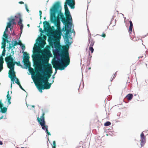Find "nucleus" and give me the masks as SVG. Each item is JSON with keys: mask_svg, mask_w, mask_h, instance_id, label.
<instances>
[{"mask_svg": "<svg viewBox=\"0 0 148 148\" xmlns=\"http://www.w3.org/2000/svg\"><path fill=\"white\" fill-rule=\"evenodd\" d=\"M67 4L71 8L74 9L75 8V0H73L72 3H70V4L66 1L64 5V14L66 18L64 17L63 13L61 12V7L60 2H57L51 10V21L55 24L58 29L60 28V18H61V21L65 25L64 30H69V29L68 28H69V25H71L72 24V19ZM63 30H64L63 29Z\"/></svg>", "mask_w": 148, "mask_h": 148, "instance_id": "1", "label": "nucleus"}, {"mask_svg": "<svg viewBox=\"0 0 148 148\" xmlns=\"http://www.w3.org/2000/svg\"><path fill=\"white\" fill-rule=\"evenodd\" d=\"M64 31H66L65 37V41L66 44L62 47V50L61 51L59 55L61 59L58 58V60H55L52 63L53 68L56 69H58L60 70H64L65 67L69 64L70 62V58L68 50L69 45H71V43L69 41V34L71 31V28L69 29V30Z\"/></svg>", "mask_w": 148, "mask_h": 148, "instance_id": "2", "label": "nucleus"}, {"mask_svg": "<svg viewBox=\"0 0 148 148\" xmlns=\"http://www.w3.org/2000/svg\"><path fill=\"white\" fill-rule=\"evenodd\" d=\"M50 53V51L47 49L43 50L42 53L43 59L42 61V65L44 67L45 72H46V73H44L43 76H44L45 77L48 79L51 76V74L52 73L51 65L50 64H48L49 60V55Z\"/></svg>", "mask_w": 148, "mask_h": 148, "instance_id": "3", "label": "nucleus"}, {"mask_svg": "<svg viewBox=\"0 0 148 148\" xmlns=\"http://www.w3.org/2000/svg\"><path fill=\"white\" fill-rule=\"evenodd\" d=\"M5 60L7 64L8 67L10 69L9 71V75H12L14 77H15V73L14 71V66L13 64L12 61L14 59L11 54L9 56L5 58Z\"/></svg>", "mask_w": 148, "mask_h": 148, "instance_id": "4", "label": "nucleus"}, {"mask_svg": "<svg viewBox=\"0 0 148 148\" xmlns=\"http://www.w3.org/2000/svg\"><path fill=\"white\" fill-rule=\"evenodd\" d=\"M23 55V62L24 63V65L26 68H28L29 69V72L32 74L35 73L33 68L30 67V63L29 62V54L26 52H24Z\"/></svg>", "mask_w": 148, "mask_h": 148, "instance_id": "5", "label": "nucleus"}, {"mask_svg": "<svg viewBox=\"0 0 148 148\" xmlns=\"http://www.w3.org/2000/svg\"><path fill=\"white\" fill-rule=\"evenodd\" d=\"M45 113L43 112L42 116H40V118L38 117H37V121L39 123L40 125L42 127V129L43 130H45V132L48 135L50 136L51 135L50 133L48 131V126L45 125Z\"/></svg>", "mask_w": 148, "mask_h": 148, "instance_id": "6", "label": "nucleus"}, {"mask_svg": "<svg viewBox=\"0 0 148 148\" xmlns=\"http://www.w3.org/2000/svg\"><path fill=\"white\" fill-rule=\"evenodd\" d=\"M36 78L37 81V83H35V84L49 82L48 79L42 75L38 71L36 70Z\"/></svg>", "mask_w": 148, "mask_h": 148, "instance_id": "7", "label": "nucleus"}, {"mask_svg": "<svg viewBox=\"0 0 148 148\" xmlns=\"http://www.w3.org/2000/svg\"><path fill=\"white\" fill-rule=\"evenodd\" d=\"M40 84H36V85L38 90L39 91L42 93V90L48 89L51 87V85L52 83H49V82Z\"/></svg>", "mask_w": 148, "mask_h": 148, "instance_id": "8", "label": "nucleus"}, {"mask_svg": "<svg viewBox=\"0 0 148 148\" xmlns=\"http://www.w3.org/2000/svg\"><path fill=\"white\" fill-rule=\"evenodd\" d=\"M58 30H55L52 33L53 38L49 39V42L52 40L55 41L58 39H59L61 38V31L60 28L58 29Z\"/></svg>", "mask_w": 148, "mask_h": 148, "instance_id": "9", "label": "nucleus"}, {"mask_svg": "<svg viewBox=\"0 0 148 148\" xmlns=\"http://www.w3.org/2000/svg\"><path fill=\"white\" fill-rule=\"evenodd\" d=\"M43 23L44 31L45 32H48L49 29L50 28V25L49 23L46 21H44L43 22Z\"/></svg>", "mask_w": 148, "mask_h": 148, "instance_id": "10", "label": "nucleus"}, {"mask_svg": "<svg viewBox=\"0 0 148 148\" xmlns=\"http://www.w3.org/2000/svg\"><path fill=\"white\" fill-rule=\"evenodd\" d=\"M143 132L140 134L141 138L140 145L141 147L143 146L146 142V137Z\"/></svg>", "mask_w": 148, "mask_h": 148, "instance_id": "11", "label": "nucleus"}, {"mask_svg": "<svg viewBox=\"0 0 148 148\" xmlns=\"http://www.w3.org/2000/svg\"><path fill=\"white\" fill-rule=\"evenodd\" d=\"M6 50L4 49H3L1 56L0 57V66H3V64L4 63L3 58V57L5 55Z\"/></svg>", "mask_w": 148, "mask_h": 148, "instance_id": "12", "label": "nucleus"}, {"mask_svg": "<svg viewBox=\"0 0 148 148\" xmlns=\"http://www.w3.org/2000/svg\"><path fill=\"white\" fill-rule=\"evenodd\" d=\"M9 77L11 79V80L13 82V83L14 84V79H16V81L15 82V83L16 84H17L18 85H19L20 84V82H19V81L18 80V79L16 77V75H15V77H14L12 75H10H10H9Z\"/></svg>", "mask_w": 148, "mask_h": 148, "instance_id": "13", "label": "nucleus"}, {"mask_svg": "<svg viewBox=\"0 0 148 148\" xmlns=\"http://www.w3.org/2000/svg\"><path fill=\"white\" fill-rule=\"evenodd\" d=\"M15 17L16 18H18L19 20L18 22V24L19 25H23L22 24V20L21 18V15L20 14H18L16 16H15Z\"/></svg>", "mask_w": 148, "mask_h": 148, "instance_id": "14", "label": "nucleus"}, {"mask_svg": "<svg viewBox=\"0 0 148 148\" xmlns=\"http://www.w3.org/2000/svg\"><path fill=\"white\" fill-rule=\"evenodd\" d=\"M39 47L37 45L35 44L34 47L33 48L34 51L33 53L34 54L37 53H38Z\"/></svg>", "mask_w": 148, "mask_h": 148, "instance_id": "15", "label": "nucleus"}, {"mask_svg": "<svg viewBox=\"0 0 148 148\" xmlns=\"http://www.w3.org/2000/svg\"><path fill=\"white\" fill-rule=\"evenodd\" d=\"M133 97V95L132 94H129L126 97V98L128 100H130Z\"/></svg>", "mask_w": 148, "mask_h": 148, "instance_id": "16", "label": "nucleus"}, {"mask_svg": "<svg viewBox=\"0 0 148 148\" xmlns=\"http://www.w3.org/2000/svg\"><path fill=\"white\" fill-rule=\"evenodd\" d=\"M3 41L2 43V46H1V48H3L5 49V46H6V40L5 39L3 38Z\"/></svg>", "mask_w": 148, "mask_h": 148, "instance_id": "17", "label": "nucleus"}, {"mask_svg": "<svg viewBox=\"0 0 148 148\" xmlns=\"http://www.w3.org/2000/svg\"><path fill=\"white\" fill-rule=\"evenodd\" d=\"M15 19H12L8 23L7 25H8L9 23H10V26L12 24L14 25L16 24V23L14 21Z\"/></svg>", "mask_w": 148, "mask_h": 148, "instance_id": "18", "label": "nucleus"}, {"mask_svg": "<svg viewBox=\"0 0 148 148\" xmlns=\"http://www.w3.org/2000/svg\"><path fill=\"white\" fill-rule=\"evenodd\" d=\"M7 110V108L5 107L1 109V112L2 113H5L6 112Z\"/></svg>", "mask_w": 148, "mask_h": 148, "instance_id": "19", "label": "nucleus"}, {"mask_svg": "<svg viewBox=\"0 0 148 148\" xmlns=\"http://www.w3.org/2000/svg\"><path fill=\"white\" fill-rule=\"evenodd\" d=\"M89 43H90V47H92L94 44V41L92 40H91H91L90 41V42H89Z\"/></svg>", "mask_w": 148, "mask_h": 148, "instance_id": "20", "label": "nucleus"}, {"mask_svg": "<svg viewBox=\"0 0 148 148\" xmlns=\"http://www.w3.org/2000/svg\"><path fill=\"white\" fill-rule=\"evenodd\" d=\"M9 91L8 92V94L7 95V98L8 100H10L11 99V97L9 95Z\"/></svg>", "mask_w": 148, "mask_h": 148, "instance_id": "21", "label": "nucleus"}, {"mask_svg": "<svg viewBox=\"0 0 148 148\" xmlns=\"http://www.w3.org/2000/svg\"><path fill=\"white\" fill-rule=\"evenodd\" d=\"M10 23H9V24H8V25H7V26L6 27V28L5 29V30L4 32H5V33H6V32H8V28H10Z\"/></svg>", "mask_w": 148, "mask_h": 148, "instance_id": "22", "label": "nucleus"}, {"mask_svg": "<svg viewBox=\"0 0 148 148\" xmlns=\"http://www.w3.org/2000/svg\"><path fill=\"white\" fill-rule=\"evenodd\" d=\"M111 124V123L110 122L107 121L105 123L104 125L105 126H107L110 125Z\"/></svg>", "mask_w": 148, "mask_h": 148, "instance_id": "23", "label": "nucleus"}, {"mask_svg": "<svg viewBox=\"0 0 148 148\" xmlns=\"http://www.w3.org/2000/svg\"><path fill=\"white\" fill-rule=\"evenodd\" d=\"M56 143L55 141H53V145H52V148H56Z\"/></svg>", "mask_w": 148, "mask_h": 148, "instance_id": "24", "label": "nucleus"}, {"mask_svg": "<svg viewBox=\"0 0 148 148\" xmlns=\"http://www.w3.org/2000/svg\"><path fill=\"white\" fill-rule=\"evenodd\" d=\"M146 57V55L145 54H144L141 56H140L138 57V58L140 59V58H145Z\"/></svg>", "mask_w": 148, "mask_h": 148, "instance_id": "25", "label": "nucleus"}, {"mask_svg": "<svg viewBox=\"0 0 148 148\" xmlns=\"http://www.w3.org/2000/svg\"><path fill=\"white\" fill-rule=\"evenodd\" d=\"M3 36L5 38V39L8 38V34L5 33V32H4L3 34Z\"/></svg>", "mask_w": 148, "mask_h": 148, "instance_id": "26", "label": "nucleus"}, {"mask_svg": "<svg viewBox=\"0 0 148 148\" xmlns=\"http://www.w3.org/2000/svg\"><path fill=\"white\" fill-rule=\"evenodd\" d=\"M89 51H91V53H92L93 52L94 49L92 47H89Z\"/></svg>", "mask_w": 148, "mask_h": 148, "instance_id": "27", "label": "nucleus"}, {"mask_svg": "<svg viewBox=\"0 0 148 148\" xmlns=\"http://www.w3.org/2000/svg\"><path fill=\"white\" fill-rule=\"evenodd\" d=\"M132 27H129V32L130 34L132 32Z\"/></svg>", "mask_w": 148, "mask_h": 148, "instance_id": "28", "label": "nucleus"}, {"mask_svg": "<svg viewBox=\"0 0 148 148\" xmlns=\"http://www.w3.org/2000/svg\"><path fill=\"white\" fill-rule=\"evenodd\" d=\"M130 23V27H132V28H133V25L132 24V21H129Z\"/></svg>", "mask_w": 148, "mask_h": 148, "instance_id": "29", "label": "nucleus"}, {"mask_svg": "<svg viewBox=\"0 0 148 148\" xmlns=\"http://www.w3.org/2000/svg\"><path fill=\"white\" fill-rule=\"evenodd\" d=\"M46 44L45 42V41H42L41 43L42 47H43Z\"/></svg>", "mask_w": 148, "mask_h": 148, "instance_id": "30", "label": "nucleus"}, {"mask_svg": "<svg viewBox=\"0 0 148 148\" xmlns=\"http://www.w3.org/2000/svg\"><path fill=\"white\" fill-rule=\"evenodd\" d=\"M3 104L0 101V108L1 109L3 108Z\"/></svg>", "mask_w": 148, "mask_h": 148, "instance_id": "31", "label": "nucleus"}, {"mask_svg": "<svg viewBox=\"0 0 148 148\" xmlns=\"http://www.w3.org/2000/svg\"><path fill=\"white\" fill-rule=\"evenodd\" d=\"M14 45V46H16L17 45H18V42H17V41L16 40L14 41V43L13 44Z\"/></svg>", "mask_w": 148, "mask_h": 148, "instance_id": "32", "label": "nucleus"}, {"mask_svg": "<svg viewBox=\"0 0 148 148\" xmlns=\"http://www.w3.org/2000/svg\"><path fill=\"white\" fill-rule=\"evenodd\" d=\"M101 36L104 38H105L106 36V35L104 33H103Z\"/></svg>", "mask_w": 148, "mask_h": 148, "instance_id": "33", "label": "nucleus"}, {"mask_svg": "<svg viewBox=\"0 0 148 148\" xmlns=\"http://www.w3.org/2000/svg\"><path fill=\"white\" fill-rule=\"evenodd\" d=\"M18 85L20 87V88L22 90H24V91H25L24 89L23 88V87H22V86H21V84H20Z\"/></svg>", "mask_w": 148, "mask_h": 148, "instance_id": "34", "label": "nucleus"}, {"mask_svg": "<svg viewBox=\"0 0 148 148\" xmlns=\"http://www.w3.org/2000/svg\"><path fill=\"white\" fill-rule=\"evenodd\" d=\"M18 45H22V44L21 42V41H19L18 42Z\"/></svg>", "mask_w": 148, "mask_h": 148, "instance_id": "35", "label": "nucleus"}, {"mask_svg": "<svg viewBox=\"0 0 148 148\" xmlns=\"http://www.w3.org/2000/svg\"><path fill=\"white\" fill-rule=\"evenodd\" d=\"M20 26V29L21 30V31H22L23 28V25H19Z\"/></svg>", "mask_w": 148, "mask_h": 148, "instance_id": "36", "label": "nucleus"}, {"mask_svg": "<svg viewBox=\"0 0 148 148\" xmlns=\"http://www.w3.org/2000/svg\"><path fill=\"white\" fill-rule=\"evenodd\" d=\"M16 64H17V65H18V66H21V65L20 64V61L17 62Z\"/></svg>", "mask_w": 148, "mask_h": 148, "instance_id": "37", "label": "nucleus"}, {"mask_svg": "<svg viewBox=\"0 0 148 148\" xmlns=\"http://www.w3.org/2000/svg\"><path fill=\"white\" fill-rule=\"evenodd\" d=\"M25 8L26 9V10L27 12H28L29 11V10L27 8V5L26 4L25 5Z\"/></svg>", "mask_w": 148, "mask_h": 148, "instance_id": "38", "label": "nucleus"}, {"mask_svg": "<svg viewBox=\"0 0 148 148\" xmlns=\"http://www.w3.org/2000/svg\"><path fill=\"white\" fill-rule=\"evenodd\" d=\"M116 75H117V74H116V72L115 74H114V75H113V79H114V78H115V77H116Z\"/></svg>", "mask_w": 148, "mask_h": 148, "instance_id": "39", "label": "nucleus"}, {"mask_svg": "<svg viewBox=\"0 0 148 148\" xmlns=\"http://www.w3.org/2000/svg\"><path fill=\"white\" fill-rule=\"evenodd\" d=\"M3 66H0V72L3 70Z\"/></svg>", "mask_w": 148, "mask_h": 148, "instance_id": "40", "label": "nucleus"}, {"mask_svg": "<svg viewBox=\"0 0 148 148\" xmlns=\"http://www.w3.org/2000/svg\"><path fill=\"white\" fill-rule=\"evenodd\" d=\"M22 49L23 50H24V49H25V46L23 45H22Z\"/></svg>", "mask_w": 148, "mask_h": 148, "instance_id": "41", "label": "nucleus"}, {"mask_svg": "<svg viewBox=\"0 0 148 148\" xmlns=\"http://www.w3.org/2000/svg\"><path fill=\"white\" fill-rule=\"evenodd\" d=\"M12 47V46L10 44V45L9 47V49L10 50Z\"/></svg>", "mask_w": 148, "mask_h": 148, "instance_id": "42", "label": "nucleus"}, {"mask_svg": "<svg viewBox=\"0 0 148 148\" xmlns=\"http://www.w3.org/2000/svg\"><path fill=\"white\" fill-rule=\"evenodd\" d=\"M13 64H14V66L15 64H16L17 62L16 61L14 62V61H12Z\"/></svg>", "mask_w": 148, "mask_h": 148, "instance_id": "43", "label": "nucleus"}, {"mask_svg": "<svg viewBox=\"0 0 148 148\" xmlns=\"http://www.w3.org/2000/svg\"><path fill=\"white\" fill-rule=\"evenodd\" d=\"M39 15H41L42 14V11L41 10H40L39 11Z\"/></svg>", "mask_w": 148, "mask_h": 148, "instance_id": "44", "label": "nucleus"}, {"mask_svg": "<svg viewBox=\"0 0 148 148\" xmlns=\"http://www.w3.org/2000/svg\"><path fill=\"white\" fill-rule=\"evenodd\" d=\"M19 4H24V3L23 2L21 1L19 2Z\"/></svg>", "mask_w": 148, "mask_h": 148, "instance_id": "45", "label": "nucleus"}, {"mask_svg": "<svg viewBox=\"0 0 148 148\" xmlns=\"http://www.w3.org/2000/svg\"><path fill=\"white\" fill-rule=\"evenodd\" d=\"M8 104H11L10 100H8Z\"/></svg>", "mask_w": 148, "mask_h": 148, "instance_id": "46", "label": "nucleus"}, {"mask_svg": "<svg viewBox=\"0 0 148 148\" xmlns=\"http://www.w3.org/2000/svg\"><path fill=\"white\" fill-rule=\"evenodd\" d=\"M3 116H1L0 115V119H3Z\"/></svg>", "mask_w": 148, "mask_h": 148, "instance_id": "47", "label": "nucleus"}, {"mask_svg": "<svg viewBox=\"0 0 148 148\" xmlns=\"http://www.w3.org/2000/svg\"><path fill=\"white\" fill-rule=\"evenodd\" d=\"M39 29H40V32H43V31H42V28H40Z\"/></svg>", "mask_w": 148, "mask_h": 148, "instance_id": "48", "label": "nucleus"}, {"mask_svg": "<svg viewBox=\"0 0 148 148\" xmlns=\"http://www.w3.org/2000/svg\"><path fill=\"white\" fill-rule=\"evenodd\" d=\"M10 30H12V28H13V27L12 26V27H11V26H10Z\"/></svg>", "mask_w": 148, "mask_h": 148, "instance_id": "49", "label": "nucleus"}, {"mask_svg": "<svg viewBox=\"0 0 148 148\" xmlns=\"http://www.w3.org/2000/svg\"><path fill=\"white\" fill-rule=\"evenodd\" d=\"M2 144H3L2 142L1 141H0V145H2Z\"/></svg>", "mask_w": 148, "mask_h": 148, "instance_id": "50", "label": "nucleus"}, {"mask_svg": "<svg viewBox=\"0 0 148 148\" xmlns=\"http://www.w3.org/2000/svg\"><path fill=\"white\" fill-rule=\"evenodd\" d=\"M6 42L8 43L9 42H10V41H9L8 40H6Z\"/></svg>", "mask_w": 148, "mask_h": 148, "instance_id": "51", "label": "nucleus"}, {"mask_svg": "<svg viewBox=\"0 0 148 148\" xmlns=\"http://www.w3.org/2000/svg\"><path fill=\"white\" fill-rule=\"evenodd\" d=\"M12 46V47H13L14 48H15L14 47L15 46L14 45V44H13Z\"/></svg>", "mask_w": 148, "mask_h": 148, "instance_id": "52", "label": "nucleus"}, {"mask_svg": "<svg viewBox=\"0 0 148 148\" xmlns=\"http://www.w3.org/2000/svg\"><path fill=\"white\" fill-rule=\"evenodd\" d=\"M40 19H41L42 18V16H41V15H40Z\"/></svg>", "mask_w": 148, "mask_h": 148, "instance_id": "53", "label": "nucleus"}, {"mask_svg": "<svg viewBox=\"0 0 148 148\" xmlns=\"http://www.w3.org/2000/svg\"><path fill=\"white\" fill-rule=\"evenodd\" d=\"M27 26H28V27H29V24H28L27 25Z\"/></svg>", "mask_w": 148, "mask_h": 148, "instance_id": "54", "label": "nucleus"}, {"mask_svg": "<svg viewBox=\"0 0 148 148\" xmlns=\"http://www.w3.org/2000/svg\"><path fill=\"white\" fill-rule=\"evenodd\" d=\"M90 69H91V68H90V67H89V68H88V69H89V70H90Z\"/></svg>", "mask_w": 148, "mask_h": 148, "instance_id": "55", "label": "nucleus"}, {"mask_svg": "<svg viewBox=\"0 0 148 148\" xmlns=\"http://www.w3.org/2000/svg\"><path fill=\"white\" fill-rule=\"evenodd\" d=\"M44 19H45H45H46V17H44Z\"/></svg>", "mask_w": 148, "mask_h": 148, "instance_id": "56", "label": "nucleus"}, {"mask_svg": "<svg viewBox=\"0 0 148 148\" xmlns=\"http://www.w3.org/2000/svg\"><path fill=\"white\" fill-rule=\"evenodd\" d=\"M12 35H15V34H14V33H13V34H12Z\"/></svg>", "mask_w": 148, "mask_h": 148, "instance_id": "57", "label": "nucleus"}, {"mask_svg": "<svg viewBox=\"0 0 148 148\" xmlns=\"http://www.w3.org/2000/svg\"><path fill=\"white\" fill-rule=\"evenodd\" d=\"M32 107L34 108V106H32Z\"/></svg>", "mask_w": 148, "mask_h": 148, "instance_id": "58", "label": "nucleus"}, {"mask_svg": "<svg viewBox=\"0 0 148 148\" xmlns=\"http://www.w3.org/2000/svg\"><path fill=\"white\" fill-rule=\"evenodd\" d=\"M21 148H24V147H22Z\"/></svg>", "mask_w": 148, "mask_h": 148, "instance_id": "59", "label": "nucleus"}, {"mask_svg": "<svg viewBox=\"0 0 148 148\" xmlns=\"http://www.w3.org/2000/svg\"><path fill=\"white\" fill-rule=\"evenodd\" d=\"M53 78L54 79V77H54L53 76Z\"/></svg>", "mask_w": 148, "mask_h": 148, "instance_id": "60", "label": "nucleus"}, {"mask_svg": "<svg viewBox=\"0 0 148 148\" xmlns=\"http://www.w3.org/2000/svg\"><path fill=\"white\" fill-rule=\"evenodd\" d=\"M14 51H13V54H14Z\"/></svg>", "mask_w": 148, "mask_h": 148, "instance_id": "61", "label": "nucleus"}, {"mask_svg": "<svg viewBox=\"0 0 148 148\" xmlns=\"http://www.w3.org/2000/svg\"><path fill=\"white\" fill-rule=\"evenodd\" d=\"M88 40H89V41H90V39L89 38L88 39Z\"/></svg>", "mask_w": 148, "mask_h": 148, "instance_id": "62", "label": "nucleus"}, {"mask_svg": "<svg viewBox=\"0 0 148 148\" xmlns=\"http://www.w3.org/2000/svg\"><path fill=\"white\" fill-rule=\"evenodd\" d=\"M53 82H54V80H53V81H52V83H53Z\"/></svg>", "mask_w": 148, "mask_h": 148, "instance_id": "63", "label": "nucleus"}, {"mask_svg": "<svg viewBox=\"0 0 148 148\" xmlns=\"http://www.w3.org/2000/svg\"><path fill=\"white\" fill-rule=\"evenodd\" d=\"M11 87H12V84H11Z\"/></svg>", "mask_w": 148, "mask_h": 148, "instance_id": "64", "label": "nucleus"}]
</instances>
